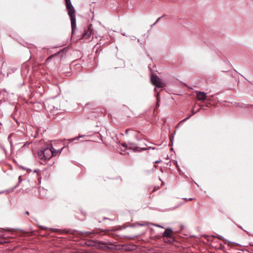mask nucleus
<instances>
[{"instance_id":"obj_1","label":"nucleus","mask_w":253,"mask_h":253,"mask_svg":"<svg viewBox=\"0 0 253 253\" xmlns=\"http://www.w3.org/2000/svg\"><path fill=\"white\" fill-rule=\"evenodd\" d=\"M53 153V149L48 147L39 151L38 155L41 160L46 161L54 156Z\"/></svg>"},{"instance_id":"obj_2","label":"nucleus","mask_w":253,"mask_h":253,"mask_svg":"<svg viewBox=\"0 0 253 253\" xmlns=\"http://www.w3.org/2000/svg\"><path fill=\"white\" fill-rule=\"evenodd\" d=\"M152 84L157 87H164L165 84L161 81V79L156 75H152L151 77Z\"/></svg>"},{"instance_id":"obj_3","label":"nucleus","mask_w":253,"mask_h":253,"mask_svg":"<svg viewBox=\"0 0 253 253\" xmlns=\"http://www.w3.org/2000/svg\"><path fill=\"white\" fill-rule=\"evenodd\" d=\"M93 33L90 27H89L88 29L86 31H85L83 35V38L84 40L88 41H91L93 39Z\"/></svg>"},{"instance_id":"obj_4","label":"nucleus","mask_w":253,"mask_h":253,"mask_svg":"<svg viewBox=\"0 0 253 253\" xmlns=\"http://www.w3.org/2000/svg\"><path fill=\"white\" fill-rule=\"evenodd\" d=\"M67 9L68 10V14L70 17H75V10L72 3L66 5Z\"/></svg>"},{"instance_id":"obj_5","label":"nucleus","mask_w":253,"mask_h":253,"mask_svg":"<svg viewBox=\"0 0 253 253\" xmlns=\"http://www.w3.org/2000/svg\"><path fill=\"white\" fill-rule=\"evenodd\" d=\"M197 98L198 100L204 101L206 100H210V99L207 98V93L204 92L197 91Z\"/></svg>"},{"instance_id":"obj_6","label":"nucleus","mask_w":253,"mask_h":253,"mask_svg":"<svg viewBox=\"0 0 253 253\" xmlns=\"http://www.w3.org/2000/svg\"><path fill=\"white\" fill-rule=\"evenodd\" d=\"M122 147L124 148L125 150H126L127 149H132L133 151H139L138 150V147H136L133 143H128V144H123Z\"/></svg>"},{"instance_id":"obj_7","label":"nucleus","mask_w":253,"mask_h":253,"mask_svg":"<svg viewBox=\"0 0 253 253\" xmlns=\"http://www.w3.org/2000/svg\"><path fill=\"white\" fill-rule=\"evenodd\" d=\"M70 21H71V27H72V33H73L76 28V16L73 17H70Z\"/></svg>"},{"instance_id":"obj_8","label":"nucleus","mask_w":253,"mask_h":253,"mask_svg":"<svg viewBox=\"0 0 253 253\" xmlns=\"http://www.w3.org/2000/svg\"><path fill=\"white\" fill-rule=\"evenodd\" d=\"M172 235V230L170 228H167L163 234L164 237H170Z\"/></svg>"},{"instance_id":"obj_9","label":"nucleus","mask_w":253,"mask_h":253,"mask_svg":"<svg viewBox=\"0 0 253 253\" xmlns=\"http://www.w3.org/2000/svg\"><path fill=\"white\" fill-rule=\"evenodd\" d=\"M50 148H52V149H53V150L54 151V156L55 155H56L57 154H59V153H60L62 149V148L60 150H56V149H55L51 145L50 147Z\"/></svg>"},{"instance_id":"obj_10","label":"nucleus","mask_w":253,"mask_h":253,"mask_svg":"<svg viewBox=\"0 0 253 253\" xmlns=\"http://www.w3.org/2000/svg\"><path fill=\"white\" fill-rule=\"evenodd\" d=\"M85 136V135H81V136H79V137H75L74 138H72V139H71L69 140V141L70 142H73L74 140H78L79 139V138H81V137H84Z\"/></svg>"},{"instance_id":"obj_11","label":"nucleus","mask_w":253,"mask_h":253,"mask_svg":"<svg viewBox=\"0 0 253 253\" xmlns=\"http://www.w3.org/2000/svg\"><path fill=\"white\" fill-rule=\"evenodd\" d=\"M195 113H196V112H194V111H193V113H192V115H189V116H188L187 118H186L185 119H183L182 121H181V122H185L186 120H187L189 119L191 117V116H192V115H193V114H195Z\"/></svg>"},{"instance_id":"obj_12","label":"nucleus","mask_w":253,"mask_h":253,"mask_svg":"<svg viewBox=\"0 0 253 253\" xmlns=\"http://www.w3.org/2000/svg\"><path fill=\"white\" fill-rule=\"evenodd\" d=\"M131 132L133 133V135L136 136V139L139 140V138H137L138 133L132 131H131Z\"/></svg>"},{"instance_id":"obj_13","label":"nucleus","mask_w":253,"mask_h":253,"mask_svg":"<svg viewBox=\"0 0 253 253\" xmlns=\"http://www.w3.org/2000/svg\"><path fill=\"white\" fill-rule=\"evenodd\" d=\"M151 224L155 226H157V227H160V228H163V227H162V226L160 225H158V224H153V223H151Z\"/></svg>"},{"instance_id":"obj_14","label":"nucleus","mask_w":253,"mask_h":253,"mask_svg":"<svg viewBox=\"0 0 253 253\" xmlns=\"http://www.w3.org/2000/svg\"><path fill=\"white\" fill-rule=\"evenodd\" d=\"M66 2V5L71 4L70 0H65Z\"/></svg>"},{"instance_id":"obj_15","label":"nucleus","mask_w":253,"mask_h":253,"mask_svg":"<svg viewBox=\"0 0 253 253\" xmlns=\"http://www.w3.org/2000/svg\"><path fill=\"white\" fill-rule=\"evenodd\" d=\"M160 96L159 93H158L157 95V102H158L160 101Z\"/></svg>"},{"instance_id":"obj_16","label":"nucleus","mask_w":253,"mask_h":253,"mask_svg":"<svg viewBox=\"0 0 253 253\" xmlns=\"http://www.w3.org/2000/svg\"><path fill=\"white\" fill-rule=\"evenodd\" d=\"M185 200H186V201H192L193 200V198H189V199H184Z\"/></svg>"},{"instance_id":"obj_17","label":"nucleus","mask_w":253,"mask_h":253,"mask_svg":"<svg viewBox=\"0 0 253 253\" xmlns=\"http://www.w3.org/2000/svg\"><path fill=\"white\" fill-rule=\"evenodd\" d=\"M52 56H49L46 60V62H47L50 59H51Z\"/></svg>"},{"instance_id":"obj_18","label":"nucleus","mask_w":253,"mask_h":253,"mask_svg":"<svg viewBox=\"0 0 253 253\" xmlns=\"http://www.w3.org/2000/svg\"><path fill=\"white\" fill-rule=\"evenodd\" d=\"M120 153H121V154H122V155H124V154H125V151L124 150V151H123V152H120Z\"/></svg>"},{"instance_id":"obj_19","label":"nucleus","mask_w":253,"mask_h":253,"mask_svg":"<svg viewBox=\"0 0 253 253\" xmlns=\"http://www.w3.org/2000/svg\"><path fill=\"white\" fill-rule=\"evenodd\" d=\"M130 131V130H129V129H126V134H127V133H128V131Z\"/></svg>"},{"instance_id":"obj_20","label":"nucleus","mask_w":253,"mask_h":253,"mask_svg":"<svg viewBox=\"0 0 253 253\" xmlns=\"http://www.w3.org/2000/svg\"><path fill=\"white\" fill-rule=\"evenodd\" d=\"M26 214L27 215H29V212H28V211H26Z\"/></svg>"},{"instance_id":"obj_21","label":"nucleus","mask_w":253,"mask_h":253,"mask_svg":"<svg viewBox=\"0 0 253 253\" xmlns=\"http://www.w3.org/2000/svg\"><path fill=\"white\" fill-rule=\"evenodd\" d=\"M155 163H160V161H156Z\"/></svg>"},{"instance_id":"obj_22","label":"nucleus","mask_w":253,"mask_h":253,"mask_svg":"<svg viewBox=\"0 0 253 253\" xmlns=\"http://www.w3.org/2000/svg\"><path fill=\"white\" fill-rule=\"evenodd\" d=\"M146 149H145V148H142V149H141V150H146Z\"/></svg>"},{"instance_id":"obj_23","label":"nucleus","mask_w":253,"mask_h":253,"mask_svg":"<svg viewBox=\"0 0 253 253\" xmlns=\"http://www.w3.org/2000/svg\"><path fill=\"white\" fill-rule=\"evenodd\" d=\"M10 136H8V139H9Z\"/></svg>"}]
</instances>
